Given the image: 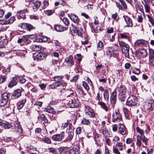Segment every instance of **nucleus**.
<instances>
[{
	"label": "nucleus",
	"instance_id": "obj_45",
	"mask_svg": "<svg viewBox=\"0 0 154 154\" xmlns=\"http://www.w3.org/2000/svg\"><path fill=\"white\" fill-rule=\"evenodd\" d=\"M7 42L6 40L0 41V48H2L7 44Z\"/></svg>",
	"mask_w": 154,
	"mask_h": 154
},
{
	"label": "nucleus",
	"instance_id": "obj_41",
	"mask_svg": "<svg viewBox=\"0 0 154 154\" xmlns=\"http://www.w3.org/2000/svg\"><path fill=\"white\" fill-rule=\"evenodd\" d=\"M141 136L138 135L137 136V141L136 142L137 145L139 147H140L141 145Z\"/></svg>",
	"mask_w": 154,
	"mask_h": 154
},
{
	"label": "nucleus",
	"instance_id": "obj_28",
	"mask_svg": "<svg viewBox=\"0 0 154 154\" xmlns=\"http://www.w3.org/2000/svg\"><path fill=\"white\" fill-rule=\"evenodd\" d=\"M119 36L122 39L127 40L129 41H130V38L127 33H120Z\"/></svg>",
	"mask_w": 154,
	"mask_h": 154
},
{
	"label": "nucleus",
	"instance_id": "obj_51",
	"mask_svg": "<svg viewBox=\"0 0 154 154\" xmlns=\"http://www.w3.org/2000/svg\"><path fill=\"white\" fill-rule=\"evenodd\" d=\"M149 21L151 23L152 26H154V19L149 15H147Z\"/></svg>",
	"mask_w": 154,
	"mask_h": 154
},
{
	"label": "nucleus",
	"instance_id": "obj_58",
	"mask_svg": "<svg viewBox=\"0 0 154 154\" xmlns=\"http://www.w3.org/2000/svg\"><path fill=\"white\" fill-rule=\"evenodd\" d=\"M103 44L102 42L100 41L97 45V48H99V50H100L103 47Z\"/></svg>",
	"mask_w": 154,
	"mask_h": 154
},
{
	"label": "nucleus",
	"instance_id": "obj_2",
	"mask_svg": "<svg viewBox=\"0 0 154 154\" xmlns=\"http://www.w3.org/2000/svg\"><path fill=\"white\" fill-rule=\"evenodd\" d=\"M119 45L122 53L126 57L129 58V46L128 45L123 41H120L119 42Z\"/></svg>",
	"mask_w": 154,
	"mask_h": 154
},
{
	"label": "nucleus",
	"instance_id": "obj_40",
	"mask_svg": "<svg viewBox=\"0 0 154 154\" xmlns=\"http://www.w3.org/2000/svg\"><path fill=\"white\" fill-rule=\"evenodd\" d=\"M102 134L105 138L109 136V134H108V131L106 128H104L102 130Z\"/></svg>",
	"mask_w": 154,
	"mask_h": 154
},
{
	"label": "nucleus",
	"instance_id": "obj_23",
	"mask_svg": "<svg viewBox=\"0 0 154 154\" xmlns=\"http://www.w3.org/2000/svg\"><path fill=\"white\" fill-rule=\"evenodd\" d=\"M17 80L18 77H13L12 80L8 84V87L10 88H11L16 85L17 83Z\"/></svg>",
	"mask_w": 154,
	"mask_h": 154
},
{
	"label": "nucleus",
	"instance_id": "obj_13",
	"mask_svg": "<svg viewBox=\"0 0 154 154\" xmlns=\"http://www.w3.org/2000/svg\"><path fill=\"white\" fill-rule=\"evenodd\" d=\"M65 63L68 66H71L74 63L73 56H70L66 57L65 59Z\"/></svg>",
	"mask_w": 154,
	"mask_h": 154
},
{
	"label": "nucleus",
	"instance_id": "obj_57",
	"mask_svg": "<svg viewBox=\"0 0 154 154\" xmlns=\"http://www.w3.org/2000/svg\"><path fill=\"white\" fill-rule=\"evenodd\" d=\"M83 128L80 127H78L76 129V133L77 134H80L82 131Z\"/></svg>",
	"mask_w": 154,
	"mask_h": 154
},
{
	"label": "nucleus",
	"instance_id": "obj_29",
	"mask_svg": "<svg viewBox=\"0 0 154 154\" xmlns=\"http://www.w3.org/2000/svg\"><path fill=\"white\" fill-rule=\"evenodd\" d=\"M98 104L100 105L101 107L104 109L106 112H109L110 110V109H108L106 104L103 102H98Z\"/></svg>",
	"mask_w": 154,
	"mask_h": 154
},
{
	"label": "nucleus",
	"instance_id": "obj_55",
	"mask_svg": "<svg viewBox=\"0 0 154 154\" xmlns=\"http://www.w3.org/2000/svg\"><path fill=\"white\" fill-rule=\"evenodd\" d=\"M6 80V77L5 76L1 75L0 77V83H2Z\"/></svg>",
	"mask_w": 154,
	"mask_h": 154
},
{
	"label": "nucleus",
	"instance_id": "obj_34",
	"mask_svg": "<svg viewBox=\"0 0 154 154\" xmlns=\"http://www.w3.org/2000/svg\"><path fill=\"white\" fill-rule=\"evenodd\" d=\"M139 54L143 57H145L147 56V52L146 49L141 50L139 52Z\"/></svg>",
	"mask_w": 154,
	"mask_h": 154
},
{
	"label": "nucleus",
	"instance_id": "obj_38",
	"mask_svg": "<svg viewBox=\"0 0 154 154\" xmlns=\"http://www.w3.org/2000/svg\"><path fill=\"white\" fill-rule=\"evenodd\" d=\"M103 97L104 98L105 100L107 101L109 99V93L107 90H104L103 94Z\"/></svg>",
	"mask_w": 154,
	"mask_h": 154
},
{
	"label": "nucleus",
	"instance_id": "obj_15",
	"mask_svg": "<svg viewBox=\"0 0 154 154\" xmlns=\"http://www.w3.org/2000/svg\"><path fill=\"white\" fill-rule=\"evenodd\" d=\"M21 90L20 89H17L15 90L12 95L11 98L12 99H16L20 97L21 95Z\"/></svg>",
	"mask_w": 154,
	"mask_h": 154
},
{
	"label": "nucleus",
	"instance_id": "obj_10",
	"mask_svg": "<svg viewBox=\"0 0 154 154\" xmlns=\"http://www.w3.org/2000/svg\"><path fill=\"white\" fill-rule=\"evenodd\" d=\"M149 61L150 64L154 66V50L151 48L149 49Z\"/></svg>",
	"mask_w": 154,
	"mask_h": 154
},
{
	"label": "nucleus",
	"instance_id": "obj_12",
	"mask_svg": "<svg viewBox=\"0 0 154 154\" xmlns=\"http://www.w3.org/2000/svg\"><path fill=\"white\" fill-rule=\"evenodd\" d=\"M15 20V17L13 16L11 17L10 19L8 20H0V24L7 25L12 24Z\"/></svg>",
	"mask_w": 154,
	"mask_h": 154
},
{
	"label": "nucleus",
	"instance_id": "obj_3",
	"mask_svg": "<svg viewBox=\"0 0 154 154\" xmlns=\"http://www.w3.org/2000/svg\"><path fill=\"white\" fill-rule=\"evenodd\" d=\"M83 31L81 27L78 28L77 31L76 33H77L79 36L82 37L81 42L83 45H85L88 43V36L84 34Z\"/></svg>",
	"mask_w": 154,
	"mask_h": 154
},
{
	"label": "nucleus",
	"instance_id": "obj_52",
	"mask_svg": "<svg viewBox=\"0 0 154 154\" xmlns=\"http://www.w3.org/2000/svg\"><path fill=\"white\" fill-rule=\"evenodd\" d=\"M141 140H142L143 142L146 145L147 143L148 140V139L144 135H143L141 136Z\"/></svg>",
	"mask_w": 154,
	"mask_h": 154
},
{
	"label": "nucleus",
	"instance_id": "obj_61",
	"mask_svg": "<svg viewBox=\"0 0 154 154\" xmlns=\"http://www.w3.org/2000/svg\"><path fill=\"white\" fill-rule=\"evenodd\" d=\"M79 77V75H76L71 80V82H75L78 79Z\"/></svg>",
	"mask_w": 154,
	"mask_h": 154
},
{
	"label": "nucleus",
	"instance_id": "obj_20",
	"mask_svg": "<svg viewBox=\"0 0 154 154\" xmlns=\"http://www.w3.org/2000/svg\"><path fill=\"white\" fill-rule=\"evenodd\" d=\"M21 28L27 30V31H30L34 28L30 24L27 23H23L21 25Z\"/></svg>",
	"mask_w": 154,
	"mask_h": 154
},
{
	"label": "nucleus",
	"instance_id": "obj_26",
	"mask_svg": "<svg viewBox=\"0 0 154 154\" xmlns=\"http://www.w3.org/2000/svg\"><path fill=\"white\" fill-rule=\"evenodd\" d=\"M26 101V100L25 99H23L19 101L17 103V109H22L24 106Z\"/></svg>",
	"mask_w": 154,
	"mask_h": 154
},
{
	"label": "nucleus",
	"instance_id": "obj_21",
	"mask_svg": "<svg viewBox=\"0 0 154 154\" xmlns=\"http://www.w3.org/2000/svg\"><path fill=\"white\" fill-rule=\"evenodd\" d=\"M123 17L124 18V20L127 24L126 26L128 27H132L133 24L131 18L127 16H124Z\"/></svg>",
	"mask_w": 154,
	"mask_h": 154
},
{
	"label": "nucleus",
	"instance_id": "obj_56",
	"mask_svg": "<svg viewBox=\"0 0 154 154\" xmlns=\"http://www.w3.org/2000/svg\"><path fill=\"white\" fill-rule=\"evenodd\" d=\"M117 148L120 151L122 150L123 146L122 143H118L116 145Z\"/></svg>",
	"mask_w": 154,
	"mask_h": 154
},
{
	"label": "nucleus",
	"instance_id": "obj_39",
	"mask_svg": "<svg viewBox=\"0 0 154 154\" xmlns=\"http://www.w3.org/2000/svg\"><path fill=\"white\" fill-rule=\"evenodd\" d=\"M38 118L39 119L42 120L46 123L48 122V120L45 117V115L43 114L40 115L38 117Z\"/></svg>",
	"mask_w": 154,
	"mask_h": 154
},
{
	"label": "nucleus",
	"instance_id": "obj_4",
	"mask_svg": "<svg viewBox=\"0 0 154 154\" xmlns=\"http://www.w3.org/2000/svg\"><path fill=\"white\" fill-rule=\"evenodd\" d=\"M137 99L135 96L132 95L128 98L126 105L129 106H135L137 104Z\"/></svg>",
	"mask_w": 154,
	"mask_h": 154
},
{
	"label": "nucleus",
	"instance_id": "obj_50",
	"mask_svg": "<svg viewBox=\"0 0 154 154\" xmlns=\"http://www.w3.org/2000/svg\"><path fill=\"white\" fill-rule=\"evenodd\" d=\"M136 130L137 133H139L141 136L143 135L144 134V132L143 130L140 128L138 127L136 128Z\"/></svg>",
	"mask_w": 154,
	"mask_h": 154
},
{
	"label": "nucleus",
	"instance_id": "obj_11",
	"mask_svg": "<svg viewBox=\"0 0 154 154\" xmlns=\"http://www.w3.org/2000/svg\"><path fill=\"white\" fill-rule=\"evenodd\" d=\"M64 139V132H62L60 134L53 135L52 137V140L57 141H61Z\"/></svg>",
	"mask_w": 154,
	"mask_h": 154
},
{
	"label": "nucleus",
	"instance_id": "obj_37",
	"mask_svg": "<svg viewBox=\"0 0 154 154\" xmlns=\"http://www.w3.org/2000/svg\"><path fill=\"white\" fill-rule=\"evenodd\" d=\"M152 106V104L148 102H146L144 105V107L147 110H151V108Z\"/></svg>",
	"mask_w": 154,
	"mask_h": 154
},
{
	"label": "nucleus",
	"instance_id": "obj_9",
	"mask_svg": "<svg viewBox=\"0 0 154 154\" xmlns=\"http://www.w3.org/2000/svg\"><path fill=\"white\" fill-rule=\"evenodd\" d=\"M85 113L87 116L91 118H93L95 116V113L94 111L89 106L86 107L85 109Z\"/></svg>",
	"mask_w": 154,
	"mask_h": 154
},
{
	"label": "nucleus",
	"instance_id": "obj_63",
	"mask_svg": "<svg viewBox=\"0 0 154 154\" xmlns=\"http://www.w3.org/2000/svg\"><path fill=\"white\" fill-rule=\"evenodd\" d=\"M20 82L21 83H24L26 81V79L23 78V77H20L19 78H18Z\"/></svg>",
	"mask_w": 154,
	"mask_h": 154
},
{
	"label": "nucleus",
	"instance_id": "obj_48",
	"mask_svg": "<svg viewBox=\"0 0 154 154\" xmlns=\"http://www.w3.org/2000/svg\"><path fill=\"white\" fill-rule=\"evenodd\" d=\"M44 111L48 112H52L54 111V109L50 106H48L44 109Z\"/></svg>",
	"mask_w": 154,
	"mask_h": 154
},
{
	"label": "nucleus",
	"instance_id": "obj_25",
	"mask_svg": "<svg viewBox=\"0 0 154 154\" xmlns=\"http://www.w3.org/2000/svg\"><path fill=\"white\" fill-rule=\"evenodd\" d=\"M14 130L16 132L21 133L22 131V129L19 123H16L14 125Z\"/></svg>",
	"mask_w": 154,
	"mask_h": 154
},
{
	"label": "nucleus",
	"instance_id": "obj_16",
	"mask_svg": "<svg viewBox=\"0 0 154 154\" xmlns=\"http://www.w3.org/2000/svg\"><path fill=\"white\" fill-rule=\"evenodd\" d=\"M64 138L66 140H70L73 138L74 135L73 131L72 129H71L70 131L66 133L64 132Z\"/></svg>",
	"mask_w": 154,
	"mask_h": 154
},
{
	"label": "nucleus",
	"instance_id": "obj_33",
	"mask_svg": "<svg viewBox=\"0 0 154 154\" xmlns=\"http://www.w3.org/2000/svg\"><path fill=\"white\" fill-rule=\"evenodd\" d=\"M30 48L32 51H37L41 49V47L40 46L35 45H32L31 46Z\"/></svg>",
	"mask_w": 154,
	"mask_h": 154
},
{
	"label": "nucleus",
	"instance_id": "obj_62",
	"mask_svg": "<svg viewBox=\"0 0 154 154\" xmlns=\"http://www.w3.org/2000/svg\"><path fill=\"white\" fill-rule=\"evenodd\" d=\"M120 139L119 137L117 136H115L113 139V142L114 143H115L116 142H117Z\"/></svg>",
	"mask_w": 154,
	"mask_h": 154
},
{
	"label": "nucleus",
	"instance_id": "obj_17",
	"mask_svg": "<svg viewBox=\"0 0 154 154\" xmlns=\"http://www.w3.org/2000/svg\"><path fill=\"white\" fill-rule=\"evenodd\" d=\"M47 56V54L44 52H40L35 57V59L37 60H41L45 59Z\"/></svg>",
	"mask_w": 154,
	"mask_h": 154
},
{
	"label": "nucleus",
	"instance_id": "obj_46",
	"mask_svg": "<svg viewBox=\"0 0 154 154\" xmlns=\"http://www.w3.org/2000/svg\"><path fill=\"white\" fill-rule=\"evenodd\" d=\"M62 152L65 154H69L70 150L67 147H64L62 148Z\"/></svg>",
	"mask_w": 154,
	"mask_h": 154
},
{
	"label": "nucleus",
	"instance_id": "obj_54",
	"mask_svg": "<svg viewBox=\"0 0 154 154\" xmlns=\"http://www.w3.org/2000/svg\"><path fill=\"white\" fill-rule=\"evenodd\" d=\"M63 21L64 24L66 26H68L69 24V21L68 18L64 17L63 19Z\"/></svg>",
	"mask_w": 154,
	"mask_h": 154
},
{
	"label": "nucleus",
	"instance_id": "obj_6",
	"mask_svg": "<svg viewBox=\"0 0 154 154\" xmlns=\"http://www.w3.org/2000/svg\"><path fill=\"white\" fill-rule=\"evenodd\" d=\"M122 117L118 110H116L112 116V121L114 122L119 123L122 121Z\"/></svg>",
	"mask_w": 154,
	"mask_h": 154
},
{
	"label": "nucleus",
	"instance_id": "obj_49",
	"mask_svg": "<svg viewBox=\"0 0 154 154\" xmlns=\"http://www.w3.org/2000/svg\"><path fill=\"white\" fill-rule=\"evenodd\" d=\"M48 1H44L43 2L42 5V9H45L47 8L48 5Z\"/></svg>",
	"mask_w": 154,
	"mask_h": 154
},
{
	"label": "nucleus",
	"instance_id": "obj_5",
	"mask_svg": "<svg viewBox=\"0 0 154 154\" xmlns=\"http://www.w3.org/2000/svg\"><path fill=\"white\" fill-rule=\"evenodd\" d=\"M10 97V94L4 93L2 95L0 99V106H4L6 105L8 102V98Z\"/></svg>",
	"mask_w": 154,
	"mask_h": 154
},
{
	"label": "nucleus",
	"instance_id": "obj_53",
	"mask_svg": "<svg viewBox=\"0 0 154 154\" xmlns=\"http://www.w3.org/2000/svg\"><path fill=\"white\" fill-rule=\"evenodd\" d=\"M10 72V66H8L6 69L4 70H3V72L6 75L9 73Z\"/></svg>",
	"mask_w": 154,
	"mask_h": 154
},
{
	"label": "nucleus",
	"instance_id": "obj_8",
	"mask_svg": "<svg viewBox=\"0 0 154 154\" xmlns=\"http://www.w3.org/2000/svg\"><path fill=\"white\" fill-rule=\"evenodd\" d=\"M68 104L70 108L77 107L80 105L79 101L76 96H75L73 99L69 100Z\"/></svg>",
	"mask_w": 154,
	"mask_h": 154
},
{
	"label": "nucleus",
	"instance_id": "obj_7",
	"mask_svg": "<svg viewBox=\"0 0 154 154\" xmlns=\"http://www.w3.org/2000/svg\"><path fill=\"white\" fill-rule=\"evenodd\" d=\"M119 92V97L122 101H124L125 100V97H126V88L124 85L121 86L118 88Z\"/></svg>",
	"mask_w": 154,
	"mask_h": 154
},
{
	"label": "nucleus",
	"instance_id": "obj_18",
	"mask_svg": "<svg viewBox=\"0 0 154 154\" xmlns=\"http://www.w3.org/2000/svg\"><path fill=\"white\" fill-rule=\"evenodd\" d=\"M71 20L75 23H78L80 21V19L78 16L72 13L68 14Z\"/></svg>",
	"mask_w": 154,
	"mask_h": 154
},
{
	"label": "nucleus",
	"instance_id": "obj_36",
	"mask_svg": "<svg viewBox=\"0 0 154 154\" xmlns=\"http://www.w3.org/2000/svg\"><path fill=\"white\" fill-rule=\"evenodd\" d=\"M131 69L132 70V73L136 75H139L140 72V69L138 68H137L135 67H131Z\"/></svg>",
	"mask_w": 154,
	"mask_h": 154
},
{
	"label": "nucleus",
	"instance_id": "obj_24",
	"mask_svg": "<svg viewBox=\"0 0 154 154\" xmlns=\"http://www.w3.org/2000/svg\"><path fill=\"white\" fill-rule=\"evenodd\" d=\"M54 28L57 32H62L66 29V28L60 25H55Z\"/></svg>",
	"mask_w": 154,
	"mask_h": 154
},
{
	"label": "nucleus",
	"instance_id": "obj_42",
	"mask_svg": "<svg viewBox=\"0 0 154 154\" xmlns=\"http://www.w3.org/2000/svg\"><path fill=\"white\" fill-rule=\"evenodd\" d=\"M42 141L47 144H51V141L50 139L48 137H45L42 139Z\"/></svg>",
	"mask_w": 154,
	"mask_h": 154
},
{
	"label": "nucleus",
	"instance_id": "obj_1",
	"mask_svg": "<svg viewBox=\"0 0 154 154\" xmlns=\"http://www.w3.org/2000/svg\"><path fill=\"white\" fill-rule=\"evenodd\" d=\"M63 76H56L54 77V79L55 82L54 83L51 85L50 87L51 89H54L58 87H62L63 89L66 85V83L63 81L62 79Z\"/></svg>",
	"mask_w": 154,
	"mask_h": 154
},
{
	"label": "nucleus",
	"instance_id": "obj_19",
	"mask_svg": "<svg viewBox=\"0 0 154 154\" xmlns=\"http://www.w3.org/2000/svg\"><path fill=\"white\" fill-rule=\"evenodd\" d=\"M119 132L122 135H124L127 134L126 129L125 126L123 124L119 123Z\"/></svg>",
	"mask_w": 154,
	"mask_h": 154
},
{
	"label": "nucleus",
	"instance_id": "obj_14",
	"mask_svg": "<svg viewBox=\"0 0 154 154\" xmlns=\"http://www.w3.org/2000/svg\"><path fill=\"white\" fill-rule=\"evenodd\" d=\"M117 53V50L112 47L108 48L106 51V55L109 56H111L114 54H116Z\"/></svg>",
	"mask_w": 154,
	"mask_h": 154
},
{
	"label": "nucleus",
	"instance_id": "obj_30",
	"mask_svg": "<svg viewBox=\"0 0 154 154\" xmlns=\"http://www.w3.org/2000/svg\"><path fill=\"white\" fill-rule=\"evenodd\" d=\"M146 42L143 39L137 40L135 43V45L137 46H143L145 43Z\"/></svg>",
	"mask_w": 154,
	"mask_h": 154
},
{
	"label": "nucleus",
	"instance_id": "obj_47",
	"mask_svg": "<svg viewBox=\"0 0 154 154\" xmlns=\"http://www.w3.org/2000/svg\"><path fill=\"white\" fill-rule=\"evenodd\" d=\"M79 28V27H77L73 26V25H72L70 27V30L71 32H72V30L74 33H76L77 31L78 28Z\"/></svg>",
	"mask_w": 154,
	"mask_h": 154
},
{
	"label": "nucleus",
	"instance_id": "obj_64",
	"mask_svg": "<svg viewBox=\"0 0 154 154\" xmlns=\"http://www.w3.org/2000/svg\"><path fill=\"white\" fill-rule=\"evenodd\" d=\"M137 19L138 21L139 22H142L143 21V18L140 14L138 15L137 16Z\"/></svg>",
	"mask_w": 154,
	"mask_h": 154
},
{
	"label": "nucleus",
	"instance_id": "obj_43",
	"mask_svg": "<svg viewBox=\"0 0 154 154\" xmlns=\"http://www.w3.org/2000/svg\"><path fill=\"white\" fill-rule=\"evenodd\" d=\"M11 125L8 122H5L2 124V127H4L5 129H9L11 128Z\"/></svg>",
	"mask_w": 154,
	"mask_h": 154
},
{
	"label": "nucleus",
	"instance_id": "obj_44",
	"mask_svg": "<svg viewBox=\"0 0 154 154\" xmlns=\"http://www.w3.org/2000/svg\"><path fill=\"white\" fill-rule=\"evenodd\" d=\"M136 6L137 8L139 10L142 12L143 14H144V11L143 9V7L142 5H140L138 3H137L135 5Z\"/></svg>",
	"mask_w": 154,
	"mask_h": 154
},
{
	"label": "nucleus",
	"instance_id": "obj_60",
	"mask_svg": "<svg viewBox=\"0 0 154 154\" xmlns=\"http://www.w3.org/2000/svg\"><path fill=\"white\" fill-rule=\"evenodd\" d=\"M144 6L146 12L147 13L149 12L150 11L149 6L146 4H145Z\"/></svg>",
	"mask_w": 154,
	"mask_h": 154
},
{
	"label": "nucleus",
	"instance_id": "obj_35",
	"mask_svg": "<svg viewBox=\"0 0 154 154\" xmlns=\"http://www.w3.org/2000/svg\"><path fill=\"white\" fill-rule=\"evenodd\" d=\"M122 110L124 113L126 119H128L129 115L130 114V112L129 110L125 107L123 108Z\"/></svg>",
	"mask_w": 154,
	"mask_h": 154
},
{
	"label": "nucleus",
	"instance_id": "obj_22",
	"mask_svg": "<svg viewBox=\"0 0 154 154\" xmlns=\"http://www.w3.org/2000/svg\"><path fill=\"white\" fill-rule=\"evenodd\" d=\"M116 100V93L115 91H113L111 94L110 101L113 105L115 104Z\"/></svg>",
	"mask_w": 154,
	"mask_h": 154
},
{
	"label": "nucleus",
	"instance_id": "obj_31",
	"mask_svg": "<svg viewBox=\"0 0 154 154\" xmlns=\"http://www.w3.org/2000/svg\"><path fill=\"white\" fill-rule=\"evenodd\" d=\"M34 7L33 6V9L34 11H36L39 7L41 5V2L38 1H35L33 2Z\"/></svg>",
	"mask_w": 154,
	"mask_h": 154
},
{
	"label": "nucleus",
	"instance_id": "obj_27",
	"mask_svg": "<svg viewBox=\"0 0 154 154\" xmlns=\"http://www.w3.org/2000/svg\"><path fill=\"white\" fill-rule=\"evenodd\" d=\"M28 12L27 9H24L23 11H20L18 13L19 16L20 17V18L23 19L26 18V15L25 12Z\"/></svg>",
	"mask_w": 154,
	"mask_h": 154
},
{
	"label": "nucleus",
	"instance_id": "obj_59",
	"mask_svg": "<svg viewBox=\"0 0 154 154\" xmlns=\"http://www.w3.org/2000/svg\"><path fill=\"white\" fill-rule=\"evenodd\" d=\"M82 85L84 88L87 90L88 91L89 89V86L85 82H82Z\"/></svg>",
	"mask_w": 154,
	"mask_h": 154
},
{
	"label": "nucleus",
	"instance_id": "obj_32",
	"mask_svg": "<svg viewBox=\"0 0 154 154\" xmlns=\"http://www.w3.org/2000/svg\"><path fill=\"white\" fill-rule=\"evenodd\" d=\"M81 123L83 125H90L91 122L89 119L84 118L82 119Z\"/></svg>",
	"mask_w": 154,
	"mask_h": 154
}]
</instances>
